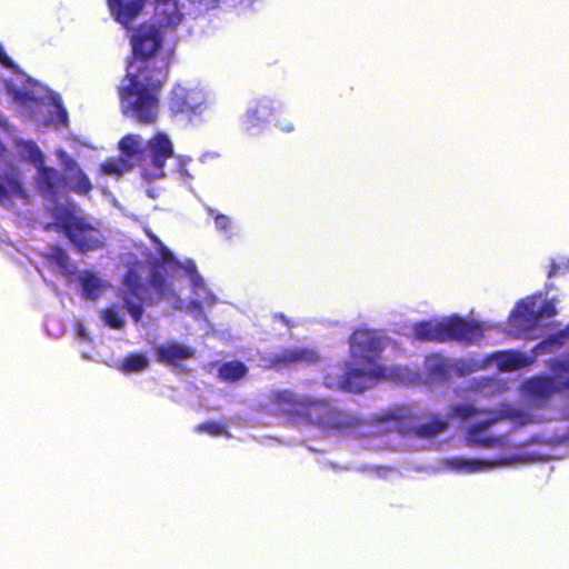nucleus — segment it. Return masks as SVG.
I'll return each instance as SVG.
<instances>
[{"instance_id":"1","label":"nucleus","mask_w":569,"mask_h":569,"mask_svg":"<svg viewBox=\"0 0 569 569\" xmlns=\"http://www.w3.org/2000/svg\"><path fill=\"white\" fill-rule=\"evenodd\" d=\"M166 79L167 74L126 70L123 83L117 88L122 114L140 124H153Z\"/></svg>"},{"instance_id":"2","label":"nucleus","mask_w":569,"mask_h":569,"mask_svg":"<svg viewBox=\"0 0 569 569\" xmlns=\"http://www.w3.org/2000/svg\"><path fill=\"white\" fill-rule=\"evenodd\" d=\"M161 44L159 28L141 24L132 37V59L126 70L168 76L169 60L157 54Z\"/></svg>"},{"instance_id":"3","label":"nucleus","mask_w":569,"mask_h":569,"mask_svg":"<svg viewBox=\"0 0 569 569\" xmlns=\"http://www.w3.org/2000/svg\"><path fill=\"white\" fill-rule=\"evenodd\" d=\"M448 415L461 421L472 419L477 416H485V420L469 427L468 436L470 440L482 448H496L503 443L502 437H490L486 435V431L497 422L509 418L510 415L508 412L486 408L479 409L472 403H459L451 406Z\"/></svg>"},{"instance_id":"4","label":"nucleus","mask_w":569,"mask_h":569,"mask_svg":"<svg viewBox=\"0 0 569 569\" xmlns=\"http://www.w3.org/2000/svg\"><path fill=\"white\" fill-rule=\"evenodd\" d=\"M168 273L164 268L150 263V276L147 282L136 270L129 269L123 277V284L132 297L148 306H154L171 291L167 280Z\"/></svg>"},{"instance_id":"5","label":"nucleus","mask_w":569,"mask_h":569,"mask_svg":"<svg viewBox=\"0 0 569 569\" xmlns=\"http://www.w3.org/2000/svg\"><path fill=\"white\" fill-rule=\"evenodd\" d=\"M369 368H349L337 382L339 389L348 392L360 393L381 380L399 378L401 369L388 368L380 363L368 365Z\"/></svg>"},{"instance_id":"6","label":"nucleus","mask_w":569,"mask_h":569,"mask_svg":"<svg viewBox=\"0 0 569 569\" xmlns=\"http://www.w3.org/2000/svg\"><path fill=\"white\" fill-rule=\"evenodd\" d=\"M67 227V239L78 252L87 253L106 247L107 237L104 232L84 216H78L73 212L71 224Z\"/></svg>"},{"instance_id":"7","label":"nucleus","mask_w":569,"mask_h":569,"mask_svg":"<svg viewBox=\"0 0 569 569\" xmlns=\"http://www.w3.org/2000/svg\"><path fill=\"white\" fill-rule=\"evenodd\" d=\"M556 315L557 308L552 299H546L541 305H538L535 297H527L517 303L511 312V319L515 326L529 330L538 327L542 320Z\"/></svg>"},{"instance_id":"8","label":"nucleus","mask_w":569,"mask_h":569,"mask_svg":"<svg viewBox=\"0 0 569 569\" xmlns=\"http://www.w3.org/2000/svg\"><path fill=\"white\" fill-rule=\"evenodd\" d=\"M308 421L325 429L337 431L353 429L361 423L357 416L337 409L323 399H317Z\"/></svg>"},{"instance_id":"9","label":"nucleus","mask_w":569,"mask_h":569,"mask_svg":"<svg viewBox=\"0 0 569 569\" xmlns=\"http://www.w3.org/2000/svg\"><path fill=\"white\" fill-rule=\"evenodd\" d=\"M350 357L358 363L373 365L385 349L382 337L372 329H357L349 338Z\"/></svg>"},{"instance_id":"10","label":"nucleus","mask_w":569,"mask_h":569,"mask_svg":"<svg viewBox=\"0 0 569 569\" xmlns=\"http://www.w3.org/2000/svg\"><path fill=\"white\" fill-rule=\"evenodd\" d=\"M203 103L199 91L187 88L181 83H176L169 92L167 106L172 117H191L200 112Z\"/></svg>"},{"instance_id":"11","label":"nucleus","mask_w":569,"mask_h":569,"mask_svg":"<svg viewBox=\"0 0 569 569\" xmlns=\"http://www.w3.org/2000/svg\"><path fill=\"white\" fill-rule=\"evenodd\" d=\"M146 161L142 168H150L153 177H163V168L168 159L173 156V146L164 132H158L151 137L146 146Z\"/></svg>"},{"instance_id":"12","label":"nucleus","mask_w":569,"mask_h":569,"mask_svg":"<svg viewBox=\"0 0 569 569\" xmlns=\"http://www.w3.org/2000/svg\"><path fill=\"white\" fill-rule=\"evenodd\" d=\"M483 337V328L475 319L452 315L445 318V342L458 341L472 345Z\"/></svg>"},{"instance_id":"13","label":"nucleus","mask_w":569,"mask_h":569,"mask_svg":"<svg viewBox=\"0 0 569 569\" xmlns=\"http://www.w3.org/2000/svg\"><path fill=\"white\" fill-rule=\"evenodd\" d=\"M272 400L282 411L297 415L309 420L317 399L310 397H298L291 390H279L273 393Z\"/></svg>"},{"instance_id":"14","label":"nucleus","mask_w":569,"mask_h":569,"mask_svg":"<svg viewBox=\"0 0 569 569\" xmlns=\"http://www.w3.org/2000/svg\"><path fill=\"white\" fill-rule=\"evenodd\" d=\"M111 17L118 23L128 28L140 14L144 0H107Z\"/></svg>"},{"instance_id":"15","label":"nucleus","mask_w":569,"mask_h":569,"mask_svg":"<svg viewBox=\"0 0 569 569\" xmlns=\"http://www.w3.org/2000/svg\"><path fill=\"white\" fill-rule=\"evenodd\" d=\"M27 198V191L22 183V174L19 168L11 167L0 176V203L12 198Z\"/></svg>"},{"instance_id":"16","label":"nucleus","mask_w":569,"mask_h":569,"mask_svg":"<svg viewBox=\"0 0 569 569\" xmlns=\"http://www.w3.org/2000/svg\"><path fill=\"white\" fill-rule=\"evenodd\" d=\"M38 169L36 184L40 194L44 198L52 199L58 194L61 184L62 176L53 167H48L44 163Z\"/></svg>"},{"instance_id":"17","label":"nucleus","mask_w":569,"mask_h":569,"mask_svg":"<svg viewBox=\"0 0 569 569\" xmlns=\"http://www.w3.org/2000/svg\"><path fill=\"white\" fill-rule=\"evenodd\" d=\"M66 167L68 170L66 181L69 189L80 196L88 194L93 189V186L77 161L69 159L66 162Z\"/></svg>"},{"instance_id":"18","label":"nucleus","mask_w":569,"mask_h":569,"mask_svg":"<svg viewBox=\"0 0 569 569\" xmlns=\"http://www.w3.org/2000/svg\"><path fill=\"white\" fill-rule=\"evenodd\" d=\"M193 349L178 342L161 345L157 348V360L164 365L176 366L180 360L193 357Z\"/></svg>"},{"instance_id":"19","label":"nucleus","mask_w":569,"mask_h":569,"mask_svg":"<svg viewBox=\"0 0 569 569\" xmlns=\"http://www.w3.org/2000/svg\"><path fill=\"white\" fill-rule=\"evenodd\" d=\"M413 333L420 341L445 342V319L422 320L413 325Z\"/></svg>"},{"instance_id":"20","label":"nucleus","mask_w":569,"mask_h":569,"mask_svg":"<svg viewBox=\"0 0 569 569\" xmlns=\"http://www.w3.org/2000/svg\"><path fill=\"white\" fill-rule=\"evenodd\" d=\"M565 378L557 377H538L529 380L528 389L538 397H549L556 392H563L566 388L561 387Z\"/></svg>"},{"instance_id":"21","label":"nucleus","mask_w":569,"mask_h":569,"mask_svg":"<svg viewBox=\"0 0 569 569\" xmlns=\"http://www.w3.org/2000/svg\"><path fill=\"white\" fill-rule=\"evenodd\" d=\"M118 146L129 159H134L140 166L146 161L144 146H142V139L139 134H126Z\"/></svg>"},{"instance_id":"22","label":"nucleus","mask_w":569,"mask_h":569,"mask_svg":"<svg viewBox=\"0 0 569 569\" xmlns=\"http://www.w3.org/2000/svg\"><path fill=\"white\" fill-rule=\"evenodd\" d=\"M272 113L273 108L271 101L269 99H260L246 112V124L248 128L256 127L260 122H264Z\"/></svg>"},{"instance_id":"23","label":"nucleus","mask_w":569,"mask_h":569,"mask_svg":"<svg viewBox=\"0 0 569 569\" xmlns=\"http://www.w3.org/2000/svg\"><path fill=\"white\" fill-rule=\"evenodd\" d=\"M73 210L67 207H59L52 211V217L54 221L48 222L44 224L43 229L46 231H56L63 232L66 238L68 237V227L71 224V219L73 217Z\"/></svg>"},{"instance_id":"24","label":"nucleus","mask_w":569,"mask_h":569,"mask_svg":"<svg viewBox=\"0 0 569 569\" xmlns=\"http://www.w3.org/2000/svg\"><path fill=\"white\" fill-rule=\"evenodd\" d=\"M448 428L445 419L431 417L427 422L417 425L412 428L413 433L422 439H429L443 432Z\"/></svg>"},{"instance_id":"25","label":"nucleus","mask_w":569,"mask_h":569,"mask_svg":"<svg viewBox=\"0 0 569 569\" xmlns=\"http://www.w3.org/2000/svg\"><path fill=\"white\" fill-rule=\"evenodd\" d=\"M153 241L157 243V252L159 258L150 261V263L164 268L166 272L180 269V261L173 256L169 248H167L157 237H153Z\"/></svg>"},{"instance_id":"26","label":"nucleus","mask_w":569,"mask_h":569,"mask_svg":"<svg viewBox=\"0 0 569 569\" xmlns=\"http://www.w3.org/2000/svg\"><path fill=\"white\" fill-rule=\"evenodd\" d=\"M248 372L246 365L239 360L228 361L220 366L218 376L223 381L234 382L242 379Z\"/></svg>"},{"instance_id":"27","label":"nucleus","mask_w":569,"mask_h":569,"mask_svg":"<svg viewBox=\"0 0 569 569\" xmlns=\"http://www.w3.org/2000/svg\"><path fill=\"white\" fill-rule=\"evenodd\" d=\"M20 154L27 158L36 168L44 163V157L41 149L32 140H19L16 143Z\"/></svg>"},{"instance_id":"28","label":"nucleus","mask_w":569,"mask_h":569,"mask_svg":"<svg viewBox=\"0 0 569 569\" xmlns=\"http://www.w3.org/2000/svg\"><path fill=\"white\" fill-rule=\"evenodd\" d=\"M498 359L500 368L506 371H513L528 365L527 357L516 350L501 352Z\"/></svg>"},{"instance_id":"29","label":"nucleus","mask_w":569,"mask_h":569,"mask_svg":"<svg viewBox=\"0 0 569 569\" xmlns=\"http://www.w3.org/2000/svg\"><path fill=\"white\" fill-rule=\"evenodd\" d=\"M264 361L266 368L276 371L290 368L291 366H293L291 348L283 349L279 353L271 355L264 358Z\"/></svg>"},{"instance_id":"30","label":"nucleus","mask_w":569,"mask_h":569,"mask_svg":"<svg viewBox=\"0 0 569 569\" xmlns=\"http://www.w3.org/2000/svg\"><path fill=\"white\" fill-rule=\"evenodd\" d=\"M81 287L83 297L87 299L94 300L101 293L100 279L92 272H86L81 278Z\"/></svg>"},{"instance_id":"31","label":"nucleus","mask_w":569,"mask_h":569,"mask_svg":"<svg viewBox=\"0 0 569 569\" xmlns=\"http://www.w3.org/2000/svg\"><path fill=\"white\" fill-rule=\"evenodd\" d=\"M157 9L159 6H169V10H163L161 14L164 17L162 18V22L166 26H176L181 21L182 14L179 11L178 8V1L179 0H153Z\"/></svg>"},{"instance_id":"32","label":"nucleus","mask_w":569,"mask_h":569,"mask_svg":"<svg viewBox=\"0 0 569 569\" xmlns=\"http://www.w3.org/2000/svg\"><path fill=\"white\" fill-rule=\"evenodd\" d=\"M293 365H313L320 361L321 357L315 348L296 347L291 348Z\"/></svg>"},{"instance_id":"33","label":"nucleus","mask_w":569,"mask_h":569,"mask_svg":"<svg viewBox=\"0 0 569 569\" xmlns=\"http://www.w3.org/2000/svg\"><path fill=\"white\" fill-rule=\"evenodd\" d=\"M148 359L142 353H129L121 362L122 372H140L148 367Z\"/></svg>"},{"instance_id":"34","label":"nucleus","mask_w":569,"mask_h":569,"mask_svg":"<svg viewBox=\"0 0 569 569\" xmlns=\"http://www.w3.org/2000/svg\"><path fill=\"white\" fill-rule=\"evenodd\" d=\"M565 338H566V333L562 331L558 332L556 335H551L548 338L540 341L535 347V352L538 355L552 352L553 349L562 346Z\"/></svg>"},{"instance_id":"35","label":"nucleus","mask_w":569,"mask_h":569,"mask_svg":"<svg viewBox=\"0 0 569 569\" xmlns=\"http://www.w3.org/2000/svg\"><path fill=\"white\" fill-rule=\"evenodd\" d=\"M100 169L104 174L120 176L129 169V166L122 158H109L101 163Z\"/></svg>"},{"instance_id":"36","label":"nucleus","mask_w":569,"mask_h":569,"mask_svg":"<svg viewBox=\"0 0 569 569\" xmlns=\"http://www.w3.org/2000/svg\"><path fill=\"white\" fill-rule=\"evenodd\" d=\"M46 258L62 269H67L70 258L67 251L58 244H50Z\"/></svg>"},{"instance_id":"37","label":"nucleus","mask_w":569,"mask_h":569,"mask_svg":"<svg viewBox=\"0 0 569 569\" xmlns=\"http://www.w3.org/2000/svg\"><path fill=\"white\" fill-rule=\"evenodd\" d=\"M451 466L457 470L466 472H478L483 470L487 463L482 460L455 458L451 460Z\"/></svg>"},{"instance_id":"38","label":"nucleus","mask_w":569,"mask_h":569,"mask_svg":"<svg viewBox=\"0 0 569 569\" xmlns=\"http://www.w3.org/2000/svg\"><path fill=\"white\" fill-rule=\"evenodd\" d=\"M102 319L111 329L120 330L124 327V320L116 306L106 308L102 311Z\"/></svg>"},{"instance_id":"39","label":"nucleus","mask_w":569,"mask_h":569,"mask_svg":"<svg viewBox=\"0 0 569 569\" xmlns=\"http://www.w3.org/2000/svg\"><path fill=\"white\" fill-rule=\"evenodd\" d=\"M129 296H131V295L128 292V289H127L123 292V297H122L123 308L130 313V316L134 322H139L142 319V315H143V307L141 305L142 301L133 302Z\"/></svg>"},{"instance_id":"40","label":"nucleus","mask_w":569,"mask_h":569,"mask_svg":"<svg viewBox=\"0 0 569 569\" xmlns=\"http://www.w3.org/2000/svg\"><path fill=\"white\" fill-rule=\"evenodd\" d=\"M194 429L197 432H203L214 437L228 433L227 425L218 421H206L196 426Z\"/></svg>"},{"instance_id":"41","label":"nucleus","mask_w":569,"mask_h":569,"mask_svg":"<svg viewBox=\"0 0 569 569\" xmlns=\"http://www.w3.org/2000/svg\"><path fill=\"white\" fill-rule=\"evenodd\" d=\"M10 93L17 102L22 103V104L32 102L36 100L34 96L31 92L23 90V89H14L13 88L10 91Z\"/></svg>"},{"instance_id":"42","label":"nucleus","mask_w":569,"mask_h":569,"mask_svg":"<svg viewBox=\"0 0 569 569\" xmlns=\"http://www.w3.org/2000/svg\"><path fill=\"white\" fill-rule=\"evenodd\" d=\"M0 63L10 69L12 72L18 73L19 67L13 62V60L8 56L6 50L0 46Z\"/></svg>"},{"instance_id":"43","label":"nucleus","mask_w":569,"mask_h":569,"mask_svg":"<svg viewBox=\"0 0 569 569\" xmlns=\"http://www.w3.org/2000/svg\"><path fill=\"white\" fill-rule=\"evenodd\" d=\"M569 267L567 264H560L552 261L549 266L548 278H553L559 274H565L568 271Z\"/></svg>"},{"instance_id":"44","label":"nucleus","mask_w":569,"mask_h":569,"mask_svg":"<svg viewBox=\"0 0 569 569\" xmlns=\"http://www.w3.org/2000/svg\"><path fill=\"white\" fill-rule=\"evenodd\" d=\"M430 375H432L433 377H437V378L445 379L448 375V369H447L446 363L438 362V363L431 366Z\"/></svg>"},{"instance_id":"45","label":"nucleus","mask_w":569,"mask_h":569,"mask_svg":"<svg viewBox=\"0 0 569 569\" xmlns=\"http://www.w3.org/2000/svg\"><path fill=\"white\" fill-rule=\"evenodd\" d=\"M216 228L221 231H227L230 228V219L222 213L214 214Z\"/></svg>"},{"instance_id":"46","label":"nucleus","mask_w":569,"mask_h":569,"mask_svg":"<svg viewBox=\"0 0 569 569\" xmlns=\"http://www.w3.org/2000/svg\"><path fill=\"white\" fill-rule=\"evenodd\" d=\"M58 114H59V121L63 124H67L68 123V112L61 104H58Z\"/></svg>"},{"instance_id":"47","label":"nucleus","mask_w":569,"mask_h":569,"mask_svg":"<svg viewBox=\"0 0 569 569\" xmlns=\"http://www.w3.org/2000/svg\"><path fill=\"white\" fill-rule=\"evenodd\" d=\"M278 127H279V129H280L282 132H291V131H293V124H292V123H290V122H282V121H280V122L278 123Z\"/></svg>"},{"instance_id":"48","label":"nucleus","mask_w":569,"mask_h":569,"mask_svg":"<svg viewBox=\"0 0 569 569\" xmlns=\"http://www.w3.org/2000/svg\"><path fill=\"white\" fill-rule=\"evenodd\" d=\"M274 318L280 320L281 322H283L287 327H291L292 326L291 321L286 317V315H283L281 312L280 313H276Z\"/></svg>"},{"instance_id":"49","label":"nucleus","mask_w":569,"mask_h":569,"mask_svg":"<svg viewBox=\"0 0 569 569\" xmlns=\"http://www.w3.org/2000/svg\"><path fill=\"white\" fill-rule=\"evenodd\" d=\"M8 126V121L6 119V117H3L1 113H0V127L1 128H7Z\"/></svg>"},{"instance_id":"50","label":"nucleus","mask_w":569,"mask_h":569,"mask_svg":"<svg viewBox=\"0 0 569 569\" xmlns=\"http://www.w3.org/2000/svg\"><path fill=\"white\" fill-rule=\"evenodd\" d=\"M6 152H7V149L3 146V143L0 141V159L4 158Z\"/></svg>"},{"instance_id":"51","label":"nucleus","mask_w":569,"mask_h":569,"mask_svg":"<svg viewBox=\"0 0 569 569\" xmlns=\"http://www.w3.org/2000/svg\"><path fill=\"white\" fill-rule=\"evenodd\" d=\"M562 388H566V391H569V377L565 378V382L561 383Z\"/></svg>"},{"instance_id":"52","label":"nucleus","mask_w":569,"mask_h":569,"mask_svg":"<svg viewBox=\"0 0 569 569\" xmlns=\"http://www.w3.org/2000/svg\"><path fill=\"white\" fill-rule=\"evenodd\" d=\"M190 271L193 272V273H197L194 264H191Z\"/></svg>"},{"instance_id":"53","label":"nucleus","mask_w":569,"mask_h":569,"mask_svg":"<svg viewBox=\"0 0 569 569\" xmlns=\"http://www.w3.org/2000/svg\"><path fill=\"white\" fill-rule=\"evenodd\" d=\"M326 380H328V378H326ZM326 383H327V386H329V387H332V386H333V383H332V382H330V381H327Z\"/></svg>"},{"instance_id":"54","label":"nucleus","mask_w":569,"mask_h":569,"mask_svg":"<svg viewBox=\"0 0 569 569\" xmlns=\"http://www.w3.org/2000/svg\"><path fill=\"white\" fill-rule=\"evenodd\" d=\"M560 369H566L565 363H561V365H560Z\"/></svg>"},{"instance_id":"55","label":"nucleus","mask_w":569,"mask_h":569,"mask_svg":"<svg viewBox=\"0 0 569 569\" xmlns=\"http://www.w3.org/2000/svg\"><path fill=\"white\" fill-rule=\"evenodd\" d=\"M80 335H81V336H83V335H84L83 329H80Z\"/></svg>"}]
</instances>
